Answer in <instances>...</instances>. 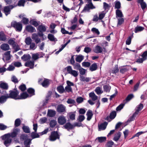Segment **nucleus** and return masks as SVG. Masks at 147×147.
Returning a JSON list of instances; mask_svg holds the SVG:
<instances>
[{
    "label": "nucleus",
    "instance_id": "nucleus-15",
    "mask_svg": "<svg viewBox=\"0 0 147 147\" xmlns=\"http://www.w3.org/2000/svg\"><path fill=\"white\" fill-rule=\"evenodd\" d=\"M0 88L2 90H7L8 89L9 86L7 83L2 82L0 84Z\"/></svg>",
    "mask_w": 147,
    "mask_h": 147
},
{
    "label": "nucleus",
    "instance_id": "nucleus-10",
    "mask_svg": "<svg viewBox=\"0 0 147 147\" xmlns=\"http://www.w3.org/2000/svg\"><path fill=\"white\" fill-rule=\"evenodd\" d=\"M32 38L33 40H34L36 44H38L40 42L41 39L40 38L38 37V35L36 33H33L32 34Z\"/></svg>",
    "mask_w": 147,
    "mask_h": 147
},
{
    "label": "nucleus",
    "instance_id": "nucleus-17",
    "mask_svg": "<svg viewBox=\"0 0 147 147\" xmlns=\"http://www.w3.org/2000/svg\"><path fill=\"white\" fill-rule=\"evenodd\" d=\"M25 65L26 66L29 67L30 68L32 69L34 68V61H27L25 63Z\"/></svg>",
    "mask_w": 147,
    "mask_h": 147
},
{
    "label": "nucleus",
    "instance_id": "nucleus-25",
    "mask_svg": "<svg viewBox=\"0 0 147 147\" xmlns=\"http://www.w3.org/2000/svg\"><path fill=\"white\" fill-rule=\"evenodd\" d=\"M84 74H80V80L81 81H83V82H88L90 79V78H85L83 76V75H84Z\"/></svg>",
    "mask_w": 147,
    "mask_h": 147
},
{
    "label": "nucleus",
    "instance_id": "nucleus-8",
    "mask_svg": "<svg viewBox=\"0 0 147 147\" xmlns=\"http://www.w3.org/2000/svg\"><path fill=\"white\" fill-rule=\"evenodd\" d=\"M65 107L63 105L60 104L58 105L57 111L59 113H61L65 111Z\"/></svg>",
    "mask_w": 147,
    "mask_h": 147
},
{
    "label": "nucleus",
    "instance_id": "nucleus-61",
    "mask_svg": "<svg viewBox=\"0 0 147 147\" xmlns=\"http://www.w3.org/2000/svg\"><path fill=\"white\" fill-rule=\"evenodd\" d=\"M108 124V122L106 121L102 123V130H105L106 129Z\"/></svg>",
    "mask_w": 147,
    "mask_h": 147
},
{
    "label": "nucleus",
    "instance_id": "nucleus-63",
    "mask_svg": "<svg viewBox=\"0 0 147 147\" xmlns=\"http://www.w3.org/2000/svg\"><path fill=\"white\" fill-rule=\"evenodd\" d=\"M67 102L69 104H73V105L76 103V102L74 100L70 98L68 99Z\"/></svg>",
    "mask_w": 147,
    "mask_h": 147
},
{
    "label": "nucleus",
    "instance_id": "nucleus-16",
    "mask_svg": "<svg viewBox=\"0 0 147 147\" xmlns=\"http://www.w3.org/2000/svg\"><path fill=\"white\" fill-rule=\"evenodd\" d=\"M86 115L87 116V120L88 121H90L93 115L92 111L90 110H88L87 112Z\"/></svg>",
    "mask_w": 147,
    "mask_h": 147
},
{
    "label": "nucleus",
    "instance_id": "nucleus-28",
    "mask_svg": "<svg viewBox=\"0 0 147 147\" xmlns=\"http://www.w3.org/2000/svg\"><path fill=\"white\" fill-rule=\"evenodd\" d=\"M22 129L23 131L26 133H29L30 132V129L28 126H25L24 125L22 127Z\"/></svg>",
    "mask_w": 147,
    "mask_h": 147
},
{
    "label": "nucleus",
    "instance_id": "nucleus-30",
    "mask_svg": "<svg viewBox=\"0 0 147 147\" xmlns=\"http://www.w3.org/2000/svg\"><path fill=\"white\" fill-rule=\"evenodd\" d=\"M128 70L126 66H123L120 68V72L121 73L123 74L127 72Z\"/></svg>",
    "mask_w": 147,
    "mask_h": 147
},
{
    "label": "nucleus",
    "instance_id": "nucleus-26",
    "mask_svg": "<svg viewBox=\"0 0 147 147\" xmlns=\"http://www.w3.org/2000/svg\"><path fill=\"white\" fill-rule=\"evenodd\" d=\"M66 68L67 69V71L69 74H77L76 71L72 70L71 67L70 66H68Z\"/></svg>",
    "mask_w": 147,
    "mask_h": 147
},
{
    "label": "nucleus",
    "instance_id": "nucleus-5",
    "mask_svg": "<svg viewBox=\"0 0 147 147\" xmlns=\"http://www.w3.org/2000/svg\"><path fill=\"white\" fill-rule=\"evenodd\" d=\"M16 6V5H13L4 6L3 7V12L6 16H7L10 14L11 10Z\"/></svg>",
    "mask_w": 147,
    "mask_h": 147
},
{
    "label": "nucleus",
    "instance_id": "nucleus-60",
    "mask_svg": "<svg viewBox=\"0 0 147 147\" xmlns=\"http://www.w3.org/2000/svg\"><path fill=\"white\" fill-rule=\"evenodd\" d=\"M125 103L126 102H125L124 103H121L119 105L116 109V111H120L123 108Z\"/></svg>",
    "mask_w": 147,
    "mask_h": 147
},
{
    "label": "nucleus",
    "instance_id": "nucleus-3",
    "mask_svg": "<svg viewBox=\"0 0 147 147\" xmlns=\"http://www.w3.org/2000/svg\"><path fill=\"white\" fill-rule=\"evenodd\" d=\"M89 3L86 4L84 7L83 10L82 11L81 13L86 11L89 12L90 9H92L95 8V7L93 5L91 2V0H86Z\"/></svg>",
    "mask_w": 147,
    "mask_h": 147
},
{
    "label": "nucleus",
    "instance_id": "nucleus-39",
    "mask_svg": "<svg viewBox=\"0 0 147 147\" xmlns=\"http://www.w3.org/2000/svg\"><path fill=\"white\" fill-rule=\"evenodd\" d=\"M31 136L32 139L36 138H38L40 137L39 135L36 132H32L31 133Z\"/></svg>",
    "mask_w": 147,
    "mask_h": 147
},
{
    "label": "nucleus",
    "instance_id": "nucleus-31",
    "mask_svg": "<svg viewBox=\"0 0 147 147\" xmlns=\"http://www.w3.org/2000/svg\"><path fill=\"white\" fill-rule=\"evenodd\" d=\"M7 40L5 35L3 32H0V40L5 41Z\"/></svg>",
    "mask_w": 147,
    "mask_h": 147
},
{
    "label": "nucleus",
    "instance_id": "nucleus-57",
    "mask_svg": "<svg viewBox=\"0 0 147 147\" xmlns=\"http://www.w3.org/2000/svg\"><path fill=\"white\" fill-rule=\"evenodd\" d=\"M26 2L25 0H20L18 3V5L19 6H24Z\"/></svg>",
    "mask_w": 147,
    "mask_h": 147
},
{
    "label": "nucleus",
    "instance_id": "nucleus-56",
    "mask_svg": "<svg viewBox=\"0 0 147 147\" xmlns=\"http://www.w3.org/2000/svg\"><path fill=\"white\" fill-rule=\"evenodd\" d=\"M118 22L117 24V26L121 25L123 23L124 21V19L122 18L118 19Z\"/></svg>",
    "mask_w": 147,
    "mask_h": 147
},
{
    "label": "nucleus",
    "instance_id": "nucleus-14",
    "mask_svg": "<svg viewBox=\"0 0 147 147\" xmlns=\"http://www.w3.org/2000/svg\"><path fill=\"white\" fill-rule=\"evenodd\" d=\"M26 29L27 31L30 33H32L36 31L35 28L30 25L27 26L26 27Z\"/></svg>",
    "mask_w": 147,
    "mask_h": 147
},
{
    "label": "nucleus",
    "instance_id": "nucleus-23",
    "mask_svg": "<svg viewBox=\"0 0 147 147\" xmlns=\"http://www.w3.org/2000/svg\"><path fill=\"white\" fill-rule=\"evenodd\" d=\"M116 18H122L123 15L121 10L117 9L116 10Z\"/></svg>",
    "mask_w": 147,
    "mask_h": 147
},
{
    "label": "nucleus",
    "instance_id": "nucleus-11",
    "mask_svg": "<svg viewBox=\"0 0 147 147\" xmlns=\"http://www.w3.org/2000/svg\"><path fill=\"white\" fill-rule=\"evenodd\" d=\"M10 51H8L5 53L4 56L3 58V60L4 61L5 59L6 61H8L10 59Z\"/></svg>",
    "mask_w": 147,
    "mask_h": 147
},
{
    "label": "nucleus",
    "instance_id": "nucleus-13",
    "mask_svg": "<svg viewBox=\"0 0 147 147\" xmlns=\"http://www.w3.org/2000/svg\"><path fill=\"white\" fill-rule=\"evenodd\" d=\"M29 97V94L26 92H23L19 95L18 100L24 99Z\"/></svg>",
    "mask_w": 147,
    "mask_h": 147
},
{
    "label": "nucleus",
    "instance_id": "nucleus-9",
    "mask_svg": "<svg viewBox=\"0 0 147 147\" xmlns=\"http://www.w3.org/2000/svg\"><path fill=\"white\" fill-rule=\"evenodd\" d=\"M66 122V119L65 117L63 116H59L58 119V123L61 125H63Z\"/></svg>",
    "mask_w": 147,
    "mask_h": 147
},
{
    "label": "nucleus",
    "instance_id": "nucleus-37",
    "mask_svg": "<svg viewBox=\"0 0 147 147\" xmlns=\"http://www.w3.org/2000/svg\"><path fill=\"white\" fill-rule=\"evenodd\" d=\"M52 92L51 91H49L47 95L46 96L45 98V102L48 103V100L51 98V96L52 94Z\"/></svg>",
    "mask_w": 147,
    "mask_h": 147
},
{
    "label": "nucleus",
    "instance_id": "nucleus-49",
    "mask_svg": "<svg viewBox=\"0 0 147 147\" xmlns=\"http://www.w3.org/2000/svg\"><path fill=\"white\" fill-rule=\"evenodd\" d=\"M18 88L22 92L24 91L26 89V86L24 84H21L19 86Z\"/></svg>",
    "mask_w": 147,
    "mask_h": 147
},
{
    "label": "nucleus",
    "instance_id": "nucleus-2",
    "mask_svg": "<svg viewBox=\"0 0 147 147\" xmlns=\"http://www.w3.org/2000/svg\"><path fill=\"white\" fill-rule=\"evenodd\" d=\"M9 94H7L9 98L13 99L15 100H18L19 92L18 91L9 90Z\"/></svg>",
    "mask_w": 147,
    "mask_h": 147
},
{
    "label": "nucleus",
    "instance_id": "nucleus-58",
    "mask_svg": "<svg viewBox=\"0 0 147 147\" xmlns=\"http://www.w3.org/2000/svg\"><path fill=\"white\" fill-rule=\"evenodd\" d=\"M138 115L135 112L132 115L131 117L129 118L127 121V122H129L133 121L135 119V117H136V115Z\"/></svg>",
    "mask_w": 147,
    "mask_h": 147
},
{
    "label": "nucleus",
    "instance_id": "nucleus-24",
    "mask_svg": "<svg viewBox=\"0 0 147 147\" xmlns=\"http://www.w3.org/2000/svg\"><path fill=\"white\" fill-rule=\"evenodd\" d=\"M37 29L40 32H45L47 29L45 26L42 25H39Z\"/></svg>",
    "mask_w": 147,
    "mask_h": 147
},
{
    "label": "nucleus",
    "instance_id": "nucleus-47",
    "mask_svg": "<svg viewBox=\"0 0 147 147\" xmlns=\"http://www.w3.org/2000/svg\"><path fill=\"white\" fill-rule=\"evenodd\" d=\"M21 123V120L19 118L16 119L15 121L14 126L15 127H18L20 125Z\"/></svg>",
    "mask_w": 147,
    "mask_h": 147
},
{
    "label": "nucleus",
    "instance_id": "nucleus-45",
    "mask_svg": "<svg viewBox=\"0 0 147 147\" xmlns=\"http://www.w3.org/2000/svg\"><path fill=\"white\" fill-rule=\"evenodd\" d=\"M84 57L81 55H79L77 57L76 60V61L80 63L83 60Z\"/></svg>",
    "mask_w": 147,
    "mask_h": 147
},
{
    "label": "nucleus",
    "instance_id": "nucleus-53",
    "mask_svg": "<svg viewBox=\"0 0 147 147\" xmlns=\"http://www.w3.org/2000/svg\"><path fill=\"white\" fill-rule=\"evenodd\" d=\"M32 40L30 37H27L25 39V42L27 45H29L32 42Z\"/></svg>",
    "mask_w": 147,
    "mask_h": 147
},
{
    "label": "nucleus",
    "instance_id": "nucleus-44",
    "mask_svg": "<svg viewBox=\"0 0 147 147\" xmlns=\"http://www.w3.org/2000/svg\"><path fill=\"white\" fill-rule=\"evenodd\" d=\"M12 47L13 49L14 50V52H16L20 50L19 46L16 43L13 45Z\"/></svg>",
    "mask_w": 147,
    "mask_h": 147
},
{
    "label": "nucleus",
    "instance_id": "nucleus-50",
    "mask_svg": "<svg viewBox=\"0 0 147 147\" xmlns=\"http://www.w3.org/2000/svg\"><path fill=\"white\" fill-rule=\"evenodd\" d=\"M134 97V96L133 94H130L127 96L125 100H126L127 102H128L133 98Z\"/></svg>",
    "mask_w": 147,
    "mask_h": 147
},
{
    "label": "nucleus",
    "instance_id": "nucleus-35",
    "mask_svg": "<svg viewBox=\"0 0 147 147\" xmlns=\"http://www.w3.org/2000/svg\"><path fill=\"white\" fill-rule=\"evenodd\" d=\"M110 7V6L108 3L105 2L103 3V8L105 10L106 12H108Z\"/></svg>",
    "mask_w": 147,
    "mask_h": 147
},
{
    "label": "nucleus",
    "instance_id": "nucleus-1",
    "mask_svg": "<svg viewBox=\"0 0 147 147\" xmlns=\"http://www.w3.org/2000/svg\"><path fill=\"white\" fill-rule=\"evenodd\" d=\"M20 130L18 128L13 129V131L10 133L5 134L1 137L2 139L4 140L3 143L6 147L9 146L11 144L12 139L16 137Z\"/></svg>",
    "mask_w": 147,
    "mask_h": 147
},
{
    "label": "nucleus",
    "instance_id": "nucleus-43",
    "mask_svg": "<svg viewBox=\"0 0 147 147\" xmlns=\"http://www.w3.org/2000/svg\"><path fill=\"white\" fill-rule=\"evenodd\" d=\"M31 140L30 139H27L24 140V144L25 146H30V144L31 143Z\"/></svg>",
    "mask_w": 147,
    "mask_h": 147
},
{
    "label": "nucleus",
    "instance_id": "nucleus-34",
    "mask_svg": "<svg viewBox=\"0 0 147 147\" xmlns=\"http://www.w3.org/2000/svg\"><path fill=\"white\" fill-rule=\"evenodd\" d=\"M121 132L118 131L117 133L115 135L113 140L115 141H118L120 137H121Z\"/></svg>",
    "mask_w": 147,
    "mask_h": 147
},
{
    "label": "nucleus",
    "instance_id": "nucleus-29",
    "mask_svg": "<svg viewBox=\"0 0 147 147\" xmlns=\"http://www.w3.org/2000/svg\"><path fill=\"white\" fill-rule=\"evenodd\" d=\"M57 89L58 92L60 94H62L65 92L63 86L62 85L58 86Z\"/></svg>",
    "mask_w": 147,
    "mask_h": 147
},
{
    "label": "nucleus",
    "instance_id": "nucleus-42",
    "mask_svg": "<svg viewBox=\"0 0 147 147\" xmlns=\"http://www.w3.org/2000/svg\"><path fill=\"white\" fill-rule=\"evenodd\" d=\"M57 124L56 121L55 120H51L50 122V126L52 127L53 128Z\"/></svg>",
    "mask_w": 147,
    "mask_h": 147
},
{
    "label": "nucleus",
    "instance_id": "nucleus-22",
    "mask_svg": "<svg viewBox=\"0 0 147 147\" xmlns=\"http://www.w3.org/2000/svg\"><path fill=\"white\" fill-rule=\"evenodd\" d=\"M89 95V97L91 98L93 101H95L97 99V96L95 95L94 92H90Z\"/></svg>",
    "mask_w": 147,
    "mask_h": 147
},
{
    "label": "nucleus",
    "instance_id": "nucleus-64",
    "mask_svg": "<svg viewBox=\"0 0 147 147\" xmlns=\"http://www.w3.org/2000/svg\"><path fill=\"white\" fill-rule=\"evenodd\" d=\"M114 144V142L112 140L109 141L107 143L106 146V147H112Z\"/></svg>",
    "mask_w": 147,
    "mask_h": 147
},
{
    "label": "nucleus",
    "instance_id": "nucleus-33",
    "mask_svg": "<svg viewBox=\"0 0 147 147\" xmlns=\"http://www.w3.org/2000/svg\"><path fill=\"white\" fill-rule=\"evenodd\" d=\"M93 51L96 53H101V47L98 45L96 46L94 49Z\"/></svg>",
    "mask_w": 147,
    "mask_h": 147
},
{
    "label": "nucleus",
    "instance_id": "nucleus-41",
    "mask_svg": "<svg viewBox=\"0 0 147 147\" xmlns=\"http://www.w3.org/2000/svg\"><path fill=\"white\" fill-rule=\"evenodd\" d=\"M30 23L34 26L36 27L39 25L40 22H37L34 20H32L30 21Z\"/></svg>",
    "mask_w": 147,
    "mask_h": 147
},
{
    "label": "nucleus",
    "instance_id": "nucleus-62",
    "mask_svg": "<svg viewBox=\"0 0 147 147\" xmlns=\"http://www.w3.org/2000/svg\"><path fill=\"white\" fill-rule=\"evenodd\" d=\"M21 22L24 24L26 25L28 24L29 20L28 18L24 17L22 18Z\"/></svg>",
    "mask_w": 147,
    "mask_h": 147
},
{
    "label": "nucleus",
    "instance_id": "nucleus-52",
    "mask_svg": "<svg viewBox=\"0 0 147 147\" xmlns=\"http://www.w3.org/2000/svg\"><path fill=\"white\" fill-rule=\"evenodd\" d=\"M28 138V136L27 134H22L21 135L20 137V139L22 140H25Z\"/></svg>",
    "mask_w": 147,
    "mask_h": 147
},
{
    "label": "nucleus",
    "instance_id": "nucleus-6",
    "mask_svg": "<svg viewBox=\"0 0 147 147\" xmlns=\"http://www.w3.org/2000/svg\"><path fill=\"white\" fill-rule=\"evenodd\" d=\"M78 123H74V125L71 123L70 122H67L63 126V128L67 129L68 131H70V130L74 129L76 126H80V125H78Z\"/></svg>",
    "mask_w": 147,
    "mask_h": 147
},
{
    "label": "nucleus",
    "instance_id": "nucleus-21",
    "mask_svg": "<svg viewBox=\"0 0 147 147\" xmlns=\"http://www.w3.org/2000/svg\"><path fill=\"white\" fill-rule=\"evenodd\" d=\"M56 114L55 111L52 110H48L47 112V115L49 117H54Z\"/></svg>",
    "mask_w": 147,
    "mask_h": 147
},
{
    "label": "nucleus",
    "instance_id": "nucleus-46",
    "mask_svg": "<svg viewBox=\"0 0 147 147\" xmlns=\"http://www.w3.org/2000/svg\"><path fill=\"white\" fill-rule=\"evenodd\" d=\"M99 19V20H101V13H99V18H98L97 15H94L92 21L94 22H97Z\"/></svg>",
    "mask_w": 147,
    "mask_h": 147
},
{
    "label": "nucleus",
    "instance_id": "nucleus-59",
    "mask_svg": "<svg viewBox=\"0 0 147 147\" xmlns=\"http://www.w3.org/2000/svg\"><path fill=\"white\" fill-rule=\"evenodd\" d=\"M121 7V3L119 1H117L115 2V8L117 9L120 8Z\"/></svg>",
    "mask_w": 147,
    "mask_h": 147
},
{
    "label": "nucleus",
    "instance_id": "nucleus-51",
    "mask_svg": "<svg viewBox=\"0 0 147 147\" xmlns=\"http://www.w3.org/2000/svg\"><path fill=\"white\" fill-rule=\"evenodd\" d=\"M119 71V69L118 67V65H116L113 68L112 71V72L113 74H115L118 73Z\"/></svg>",
    "mask_w": 147,
    "mask_h": 147
},
{
    "label": "nucleus",
    "instance_id": "nucleus-4",
    "mask_svg": "<svg viewBox=\"0 0 147 147\" xmlns=\"http://www.w3.org/2000/svg\"><path fill=\"white\" fill-rule=\"evenodd\" d=\"M11 26L15 28L16 31L20 32L22 31V26L20 22H18L16 21L12 22L11 23Z\"/></svg>",
    "mask_w": 147,
    "mask_h": 147
},
{
    "label": "nucleus",
    "instance_id": "nucleus-55",
    "mask_svg": "<svg viewBox=\"0 0 147 147\" xmlns=\"http://www.w3.org/2000/svg\"><path fill=\"white\" fill-rule=\"evenodd\" d=\"M48 38L51 41H55L56 38L54 37V35L51 34H49L48 35Z\"/></svg>",
    "mask_w": 147,
    "mask_h": 147
},
{
    "label": "nucleus",
    "instance_id": "nucleus-40",
    "mask_svg": "<svg viewBox=\"0 0 147 147\" xmlns=\"http://www.w3.org/2000/svg\"><path fill=\"white\" fill-rule=\"evenodd\" d=\"M97 68V66L96 63H94L92 64L90 67V69L91 71H94L96 70Z\"/></svg>",
    "mask_w": 147,
    "mask_h": 147
},
{
    "label": "nucleus",
    "instance_id": "nucleus-12",
    "mask_svg": "<svg viewBox=\"0 0 147 147\" xmlns=\"http://www.w3.org/2000/svg\"><path fill=\"white\" fill-rule=\"evenodd\" d=\"M9 98L7 94L0 96V103L3 104L6 102L7 99Z\"/></svg>",
    "mask_w": 147,
    "mask_h": 147
},
{
    "label": "nucleus",
    "instance_id": "nucleus-19",
    "mask_svg": "<svg viewBox=\"0 0 147 147\" xmlns=\"http://www.w3.org/2000/svg\"><path fill=\"white\" fill-rule=\"evenodd\" d=\"M1 49L5 51L8 50L10 49V47L9 45L6 43L3 44L1 46Z\"/></svg>",
    "mask_w": 147,
    "mask_h": 147
},
{
    "label": "nucleus",
    "instance_id": "nucleus-20",
    "mask_svg": "<svg viewBox=\"0 0 147 147\" xmlns=\"http://www.w3.org/2000/svg\"><path fill=\"white\" fill-rule=\"evenodd\" d=\"M50 84V83L49 80L47 79H45L41 83L42 86L45 88L48 87Z\"/></svg>",
    "mask_w": 147,
    "mask_h": 147
},
{
    "label": "nucleus",
    "instance_id": "nucleus-7",
    "mask_svg": "<svg viewBox=\"0 0 147 147\" xmlns=\"http://www.w3.org/2000/svg\"><path fill=\"white\" fill-rule=\"evenodd\" d=\"M59 136L57 131H52L49 136V139L51 141H55L57 139H59Z\"/></svg>",
    "mask_w": 147,
    "mask_h": 147
},
{
    "label": "nucleus",
    "instance_id": "nucleus-18",
    "mask_svg": "<svg viewBox=\"0 0 147 147\" xmlns=\"http://www.w3.org/2000/svg\"><path fill=\"white\" fill-rule=\"evenodd\" d=\"M31 58V56L28 54H24L21 57V59L24 61H28L30 60Z\"/></svg>",
    "mask_w": 147,
    "mask_h": 147
},
{
    "label": "nucleus",
    "instance_id": "nucleus-48",
    "mask_svg": "<svg viewBox=\"0 0 147 147\" xmlns=\"http://www.w3.org/2000/svg\"><path fill=\"white\" fill-rule=\"evenodd\" d=\"M12 64L17 67H20L22 66L21 63L19 61H14Z\"/></svg>",
    "mask_w": 147,
    "mask_h": 147
},
{
    "label": "nucleus",
    "instance_id": "nucleus-36",
    "mask_svg": "<svg viewBox=\"0 0 147 147\" xmlns=\"http://www.w3.org/2000/svg\"><path fill=\"white\" fill-rule=\"evenodd\" d=\"M143 107V104L142 103H140L136 107V108L137 109L135 112V113L138 114L139 112L140 111H141Z\"/></svg>",
    "mask_w": 147,
    "mask_h": 147
},
{
    "label": "nucleus",
    "instance_id": "nucleus-54",
    "mask_svg": "<svg viewBox=\"0 0 147 147\" xmlns=\"http://www.w3.org/2000/svg\"><path fill=\"white\" fill-rule=\"evenodd\" d=\"M116 115V112L113 111L110 113L109 118L111 119H113L115 117Z\"/></svg>",
    "mask_w": 147,
    "mask_h": 147
},
{
    "label": "nucleus",
    "instance_id": "nucleus-27",
    "mask_svg": "<svg viewBox=\"0 0 147 147\" xmlns=\"http://www.w3.org/2000/svg\"><path fill=\"white\" fill-rule=\"evenodd\" d=\"M27 92L30 94V97L35 94V90L34 89L32 88H29L27 89Z\"/></svg>",
    "mask_w": 147,
    "mask_h": 147
},
{
    "label": "nucleus",
    "instance_id": "nucleus-38",
    "mask_svg": "<svg viewBox=\"0 0 147 147\" xmlns=\"http://www.w3.org/2000/svg\"><path fill=\"white\" fill-rule=\"evenodd\" d=\"M75 112H71L69 113L68 114L69 116V118L71 120H74L75 119Z\"/></svg>",
    "mask_w": 147,
    "mask_h": 147
},
{
    "label": "nucleus",
    "instance_id": "nucleus-32",
    "mask_svg": "<svg viewBox=\"0 0 147 147\" xmlns=\"http://www.w3.org/2000/svg\"><path fill=\"white\" fill-rule=\"evenodd\" d=\"M144 29V28L142 26H137L135 27L134 30L135 33H137L139 32H141L143 31Z\"/></svg>",
    "mask_w": 147,
    "mask_h": 147
}]
</instances>
